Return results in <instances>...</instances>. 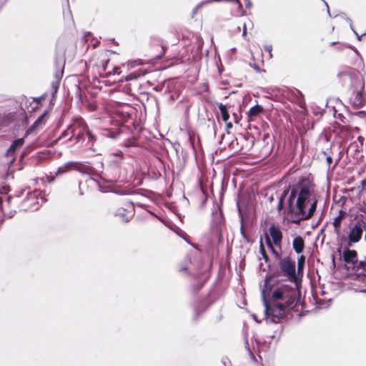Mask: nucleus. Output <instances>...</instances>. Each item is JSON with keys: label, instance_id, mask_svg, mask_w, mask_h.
<instances>
[{"label": "nucleus", "instance_id": "40", "mask_svg": "<svg viewBox=\"0 0 366 366\" xmlns=\"http://www.w3.org/2000/svg\"><path fill=\"white\" fill-rule=\"evenodd\" d=\"M227 127H232V124H231V123H228V124H227Z\"/></svg>", "mask_w": 366, "mask_h": 366}, {"label": "nucleus", "instance_id": "29", "mask_svg": "<svg viewBox=\"0 0 366 366\" xmlns=\"http://www.w3.org/2000/svg\"><path fill=\"white\" fill-rule=\"evenodd\" d=\"M272 45H265L264 46V50L269 53L270 57L272 56Z\"/></svg>", "mask_w": 366, "mask_h": 366}, {"label": "nucleus", "instance_id": "9", "mask_svg": "<svg viewBox=\"0 0 366 366\" xmlns=\"http://www.w3.org/2000/svg\"><path fill=\"white\" fill-rule=\"evenodd\" d=\"M362 232L363 230L360 222H357L348 234V241L346 246L350 247L353 243L358 242L362 237Z\"/></svg>", "mask_w": 366, "mask_h": 366}, {"label": "nucleus", "instance_id": "28", "mask_svg": "<svg viewBox=\"0 0 366 366\" xmlns=\"http://www.w3.org/2000/svg\"><path fill=\"white\" fill-rule=\"evenodd\" d=\"M85 133L87 134L88 139L90 142L95 141V139H96L95 136L92 134V133L90 132V130L89 129L85 132Z\"/></svg>", "mask_w": 366, "mask_h": 366}, {"label": "nucleus", "instance_id": "36", "mask_svg": "<svg viewBox=\"0 0 366 366\" xmlns=\"http://www.w3.org/2000/svg\"><path fill=\"white\" fill-rule=\"evenodd\" d=\"M347 184L348 186H350L352 184V182L350 181V179H349Z\"/></svg>", "mask_w": 366, "mask_h": 366}, {"label": "nucleus", "instance_id": "32", "mask_svg": "<svg viewBox=\"0 0 366 366\" xmlns=\"http://www.w3.org/2000/svg\"><path fill=\"white\" fill-rule=\"evenodd\" d=\"M245 6L247 8L250 9L252 6V1L250 0H245Z\"/></svg>", "mask_w": 366, "mask_h": 366}, {"label": "nucleus", "instance_id": "13", "mask_svg": "<svg viewBox=\"0 0 366 366\" xmlns=\"http://www.w3.org/2000/svg\"><path fill=\"white\" fill-rule=\"evenodd\" d=\"M292 247L297 254H301L305 249V242L302 237H295L292 240Z\"/></svg>", "mask_w": 366, "mask_h": 366}, {"label": "nucleus", "instance_id": "6", "mask_svg": "<svg viewBox=\"0 0 366 366\" xmlns=\"http://www.w3.org/2000/svg\"><path fill=\"white\" fill-rule=\"evenodd\" d=\"M70 126L71 129L74 131L76 141L79 142L84 138V133L88 129V126L80 117L74 118Z\"/></svg>", "mask_w": 366, "mask_h": 366}, {"label": "nucleus", "instance_id": "42", "mask_svg": "<svg viewBox=\"0 0 366 366\" xmlns=\"http://www.w3.org/2000/svg\"><path fill=\"white\" fill-rule=\"evenodd\" d=\"M181 270H186V268H184V267H182V268H181Z\"/></svg>", "mask_w": 366, "mask_h": 366}, {"label": "nucleus", "instance_id": "23", "mask_svg": "<svg viewBox=\"0 0 366 366\" xmlns=\"http://www.w3.org/2000/svg\"><path fill=\"white\" fill-rule=\"evenodd\" d=\"M344 129H345V144H346V142L349 138H351V139L353 138L352 137H350V132L352 131H355L356 132H359V129L357 127H354L353 129H351L350 127L345 126V125Z\"/></svg>", "mask_w": 366, "mask_h": 366}, {"label": "nucleus", "instance_id": "19", "mask_svg": "<svg viewBox=\"0 0 366 366\" xmlns=\"http://www.w3.org/2000/svg\"><path fill=\"white\" fill-rule=\"evenodd\" d=\"M131 212H126V210L123 208L119 209L115 213L116 216H119L122 222H127L131 217Z\"/></svg>", "mask_w": 366, "mask_h": 366}, {"label": "nucleus", "instance_id": "25", "mask_svg": "<svg viewBox=\"0 0 366 366\" xmlns=\"http://www.w3.org/2000/svg\"><path fill=\"white\" fill-rule=\"evenodd\" d=\"M305 263V257L304 255H300L297 259V271L300 272L303 270L304 266Z\"/></svg>", "mask_w": 366, "mask_h": 366}, {"label": "nucleus", "instance_id": "12", "mask_svg": "<svg viewBox=\"0 0 366 366\" xmlns=\"http://www.w3.org/2000/svg\"><path fill=\"white\" fill-rule=\"evenodd\" d=\"M80 165L81 164L79 162H69L59 167L56 172V174H62L71 169L79 170L80 169Z\"/></svg>", "mask_w": 366, "mask_h": 366}, {"label": "nucleus", "instance_id": "27", "mask_svg": "<svg viewBox=\"0 0 366 366\" xmlns=\"http://www.w3.org/2000/svg\"><path fill=\"white\" fill-rule=\"evenodd\" d=\"M60 81L54 80L51 82V87L53 89V95H54L55 93L57 92L59 86Z\"/></svg>", "mask_w": 366, "mask_h": 366}, {"label": "nucleus", "instance_id": "1", "mask_svg": "<svg viewBox=\"0 0 366 366\" xmlns=\"http://www.w3.org/2000/svg\"><path fill=\"white\" fill-rule=\"evenodd\" d=\"M317 202L313 184L308 178L302 177L287 200V215L291 222L299 223L309 219L316 209Z\"/></svg>", "mask_w": 366, "mask_h": 366}, {"label": "nucleus", "instance_id": "22", "mask_svg": "<svg viewBox=\"0 0 366 366\" xmlns=\"http://www.w3.org/2000/svg\"><path fill=\"white\" fill-rule=\"evenodd\" d=\"M289 191L287 189H285L282 191V194L279 197V202L277 205V210L280 212L284 207V202L286 197L287 196Z\"/></svg>", "mask_w": 366, "mask_h": 366}, {"label": "nucleus", "instance_id": "17", "mask_svg": "<svg viewBox=\"0 0 366 366\" xmlns=\"http://www.w3.org/2000/svg\"><path fill=\"white\" fill-rule=\"evenodd\" d=\"M265 241H266L267 247L269 248L272 254L274 255V259L276 260H278V262L280 261V259H282L283 257H281L280 252H277L274 248L272 241L270 239V237L267 234L265 236Z\"/></svg>", "mask_w": 366, "mask_h": 366}, {"label": "nucleus", "instance_id": "44", "mask_svg": "<svg viewBox=\"0 0 366 366\" xmlns=\"http://www.w3.org/2000/svg\"><path fill=\"white\" fill-rule=\"evenodd\" d=\"M266 293H267V292L266 291ZM269 296V294H266V296Z\"/></svg>", "mask_w": 366, "mask_h": 366}, {"label": "nucleus", "instance_id": "43", "mask_svg": "<svg viewBox=\"0 0 366 366\" xmlns=\"http://www.w3.org/2000/svg\"><path fill=\"white\" fill-rule=\"evenodd\" d=\"M232 51H236V49H235V48H233V49H232Z\"/></svg>", "mask_w": 366, "mask_h": 366}, {"label": "nucleus", "instance_id": "31", "mask_svg": "<svg viewBox=\"0 0 366 366\" xmlns=\"http://www.w3.org/2000/svg\"><path fill=\"white\" fill-rule=\"evenodd\" d=\"M6 198V199L8 200V202L10 201V197H6V196H0V209H1V204H2V202H3V199L4 198Z\"/></svg>", "mask_w": 366, "mask_h": 366}, {"label": "nucleus", "instance_id": "11", "mask_svg": "<svg viewBox=\"0 0 366 366\" xmlns=\"http://www.w3.org/2000/svg\"><path fill=\"white\" fill-rule=\"evenodd\" d=\"M343 219V209H340L339 214L336 217L332 222V226L334 228V232L337 235V238L338 241L342 244V241L343 240V236L341 234V224Z\"/></svg>", "mask_w": 366, "mask_h": 366}, {"label": "nucleus", "instance_id": "2", "mask_svg": "<svg viewBox=\"0 0 366 366\" xmlns=\"http://www.w3.org/2000/svg\"><path fill=\"white\" fill-rule=\"evenodd\" d=\"M299 292L292 285L280 284L274 287L269 297H266V290H262V298L265 307V315L272 322H279L300 304Z\"/></svg>", "mask_w": 366, "mask_h": 366}, {"label": "nucleus", "instance_id": "15", "mask_svg": "<svg viewBox=\"0 0 366 366\" xmlns=\"http://www.w3.org/2000/svg\"><path fill=\"white\" fill-rule=\"evenodd\" d=\"M263 111V107L259 104H256L255 106L251 107L247 113L249 121H252L255 117L262 113Z\"/></svg>", "mask_w": 366, "mask_h": 366}, {"label": "nucleus", "instance_id": "39", "mask_svg": "<svg viewBox=\"0 0 366 366\" xmlns=\"http://www.w3.org/2000/svg\"><path fill=\"white\" fill-rule=\"evenodd\" d=\"M130 79H132V78H131V77H129V76H128V77H127V78H126V80H127V81H129V80H130Z\"/></svg>", "mask_w": 366, "mask_h": 366}, {"label": "nucleus", "instance_id": "26", "mask_svg": "<svg viewBox=\"0 0 366 366\" xmlns=\"http://www.w3.org/2000/svg\"><path fill=\"white\" fill-rule=\"evenodd\" d=\"M259 249H260V253H261V255H262V257L264 259V261L266 262H268L269 261V257L268 255L267 254V252L265 251V249L264 247V245L262 244V242L261 241L260 242V246H259Z\"/></svg>", "mask_w": 366, "mask_h": 366}, {"label": "nucleus", "instance_id": "7", "mask_svg": "<svg viewBox=\"0 0 366 366\" xmlns=\"http://www.w3.org/2000/svg\"><path fill=\"white\" fill-rule=\"evenodd\" d=\"M40 192L34 190L33 192L29 193L24 201V210H36L39 207V195Z\"/></svg>", "mask_w": 366, "mask_h": 366}, {"label": "nucleus", "instance_id": "4", "mask_svg": "<svg viewBox=\"0 0 366 366\" xmlns=\"http://www.w3.org/2000/svg\"><path fill=\"white\" fill-rule=\"evenodd\" d=\"M366 262L359 260L357 252L345 247V278L364 280Z\"/></svg>", "mask_w": 366, "mask_h": 366}, {"label": "nucleus", "instance_id": "35", "mask_svg": "<svg viewBox=\"0 0 366 366\" xmlns=\"http://www.w3.org/2000/svg\"><path fill=\"white\" fill-rule=\"evenodd\" d=\"M327 162L328 164L330 165L332 163V157H327Z\"/></svg>", "mask_w": 366, "mask_h": 366}, {"label": "nucleus", "instance_id": "34", "mask_svg": "<svg viewBox=\"0 0 366 366\" xmlns=\"http://www.w3.org/2000/svg\"><path fill=\"white\" fill-rule=\"evenodd\" d=\"M253 68L257 71L260 72L261 69L259 66H257L256 64H254Z\"/></svg>", "mask_w": 366, "mask_h": 366}, {"label": "nucleus", "instance_id": "37", "mask_svg": "<svg viewBox=\"0 0 366 366\" xmlns=\"http://www.w3.org/2000/svg\"><path fill=\"white\" fill-rule=\"evenodd\" d=\"M337 252H339V255L341 257V248H339Z\"/></svg>", "mask_w": 366, "mask_h": 366}, {"label": "nucleus", "instance_id": "3", "mask_svg": "<svg viewBox=\"0 0 366 366\" xmlns=\"http://www.w3.org/2000/svg\"><path fill=\"white\" fill-rule=\"evenodd\" d=\"M345 86L350 94L349 102L354 107L363 105L364 97L362 91L365 83L361 73L356 69L348 67L345 71Z\"/></svg>", "mask_w": 366, "mask_h": 366}, {"label": "nucleus", "instance_id": "14", "mask_svg": "<svg viewBox=\"0 0 366 366\" xmlns=\"http://www.w3.org/2000/svg\"><path fill=\"white\" fill-rule=\"evenodd\" d=\"M56 65L57 70L54 73V79L56 81H61L64 73V59L62 57H61L59 60L56 59Z\"/></svg>", "mask_w": 366, "mask_h": 366}, {"label": "nucleus", "instance_id": "21", "mask_svg": "<svg viewBox=\"0 0 366 366\" xmlns=\"http://www.w3.org/2000/svg\"><path fill=\"white\" fill-rule=\"evenodd\" d=\"M219 109L221 113V117L223 122H226L229 119V114L226 105L219 104Z\"/></svg>", "mask_w": 366, "mask_h": 366}, {"label": "nucleus", "instance_id": "16", "mask_svg": "<svg viewBox=\"0 0 366 366\" xmlns=\"http://www.w3.org/2000/svg\"><path fill=\"white\" fill-rule=\"evenodd\" d=\"M24 143V139L23 138L18 139L13 142L11 144L8 150L6 151V155L10 156L13 155L17 148L21 147Z\"/></svg>", "mask_w": 366, "mask_h": 366}, {"label": "nucleus", "instance_id": "8", "mask_svg": "<svg viewBox=\"0 0 366 366\" xmlns=\"http://www.w3.org/2000/svg\"><path fill=\"white\" fill-rule=\"evenodd\" d=\"M351 179L352 182L356 181V182L354 186L345 188V193L351 192L353 193L354 196L359 197L365 189L366 180L360 179L359 173H357V178L352 176Z\"/></svg>", "mask_w": 366, "mask_h": 366}, {"label": "nucleus", "instance_id": "20", "mask_svg": "<svg viewBox=\"0 0 366 366\" xmlns=\"http://www.w3.org/2000/svg\"><path fill=\"white\" fill-rule=\"evenodd\" d=\"M123 159V152L122 151H117L111 154V162L114 164H119Z\"/></svg>", "mask_w": 366, "mask_h": 366}, {"label": "nucleus", "instance_id": "41", "mask_svg": "<svg viewBox=\"0 0 366 366\" xmlns=\"http://www.w3.org/2000/svg\"><path fill=\"white\" fill-rule=\"evenodd\" d=\"M14 161V158H12V159L11 160V163H13Z\"/></svg>", "mask_w": 366, "mask_h": 366}, {"label": "nucleus", "instance_id": "38", "mask_svg": "<svg viewBox=\"0 0 366 366\" xmlns=\"http://www.w3.org/2000/svg\"><path fill=\"white\" fill-rule=\"evenodd\" d=\"M118 69H118L117 67H115V68H114V70H115V71H114V74L118 73V72H117Z\"/></svg>", "mask_w": 366, "mask_h": 366}, {"label": "nucleus", "instance_id": "5", "mask_svg": "<svg viewBox=\"0 0 366 366\" xmlns=\"http://www.w3.org/2000/svg\"><path fill=\"white\" fill-rule=\"evenodd\" d=\"M280 273L292 281H296V263L295 259L285 257L278 262Z\"/></svg>", "mask_w": 366, "mask_h": 366}, {"label": "nucleus", "instance_id": "33", "mask_svg": "<svg viewBox=\"0 0 366 366\" xmlns=\"http://www.w3.org/2000/svg\"><path fill=\"white\" fill-rule=\"evenodd\" d=\"M246 35H247V26H246V24H244L243 26L242 36H245Z\"/></svg>", "mask_w": 366, "mask_h": 366}, {"label": "nucleus", "instance_id": "30", "mask_svg": "<svg viewBox=\"0 0 366 366\" xmlns=\"http://www.w3.org/2000/svg\"><path fill=\"white\" fill-rule=\"evenodd\" d=\"M201 8V4L197 5L192 11V18L194 16V15L197 13L198 10Z\"/></svg>", "mask_w": 366, "mask_h": 366}, {"label": "nucleus", "instance_id": "18", "mask_svg": "<svg viewBox=\"0 0 366 366\" xmlns=\"http://www.w3.org/2000/svg\"><path fill=\"white\" fill-rule=\"evenodd\" d=\"M74 137V131L71 129V126L69 125L66 130H64L58 138V140H61L67 138L68 141H71L72 138Z\"/></svg>", "mask_w": 366, "mask_h": 366}, {"label": "nucleus", "instance_id": "24", "mask_svg": "<svg viewBox=\"0 0 366 366\" xmlns=\"http://www.w3.org/2000/svg\"><path fill=\"white\" fill-rule=\"evenodd\" d=\"M46 114H44L38 117V119L34 122L32 125L33 129H36L39 127H41L45 124Z\"/></svg>", "mask_w": 366, "mask_h": 366}, {"label": "nucleus", "instance_id": "10", "mask_svg": "<svg viewBox=\"0 0 366 366\" xmlns=\"http://www.w3.org/2000/svg\"><path fill=\"white\" fill-rule=\"evenodd\" d=\"M269 236L272 239V244L282 249V232L279 226L272 224L269 228Z\"/></svg>", "mask_w": 366, "mask_h": 366}]
</instances>
